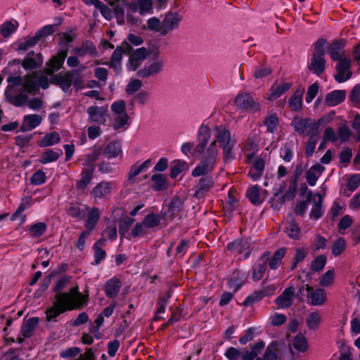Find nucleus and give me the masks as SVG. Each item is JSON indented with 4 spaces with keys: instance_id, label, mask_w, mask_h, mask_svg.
I'll use <instances>...</instances> for the list:
<instances>
[{
    "instance_id": "nucleus-2",
    "label": "nucleus",
    "mask_w": 360,
    "mask_h": 360,
    "mask_svg": "<svg viewBox=\"0 0 360 360\" xmlns=\"http://www.w3.org/2000/svg\"><path fill=\"white\" fill-rule=\"evenodd\" d=\"M29 95L25 88L21 86H15L10 84L5 91L6 101L15 107H22L25 105L32 110H38L42 108L43 101L38 97H33L29 99Z\"/></svg>"
},
{
    "instance_id": "nucleus-5",
    "label": "nucleus",
    "mask_w": 360,
    "mask_h": 360,
    "mask_svg": "<svg viewBox=\"0 0 360 360\" xmlns=\"http://www.w3.org/2000/svg\"><path fill=\"white\" fill-rule=\"evenodd\" d=\"M325 124L326 120L323 117L316 121L311 118L295 116L291 122V126L293 127L294 131L304 136H311L312 134H321L319 128Z\"/></svg>"
},
{
    "instance_id": "nucleus-25",
    "label": "nucleus",
    "mask_w": 360,
    "mask_h": 360,
    "mask_svg": "<svg viewBox=\"0 0 360 360\" xmlns=\"http://www.w3.org/2000/svg\"><path fill=\"white\" fill-rule=\"evenodd\" d=\"M248 277V273L236 269L230 277L229 285L236 291L246 282Z\"/></svg>"
},
{
    "instance_id": "nucleus-20",
    "label": "nucleus",
    "mask_w": 360,
    "mask_h": 360,
    "mask_svg": "<svg viewBox=\"0 0 360 360\" xmlns=\"http://www.w3.org/2000/svg\"><path fill=\"white\" fill-rule=\"evenodd\" d=\"M72 51L79 57H84L86 55L95 57L98 53L96 46L89 40L83 41L81 46L74 48Z\"/></svg>"
},
{
    "instance_id": "nucleus-4",
    "label": "nucleus",
    "mask_w": 360,
    "mask_h": 360,
    "mask_svg": "<svg viewBox=\"0 0 360 360\" xmlns=\"http://www.w3.org/2000/svg\"><path fill=\"white\" fill-rule=\"evenodd\" d=\"M51 83L59 86L65 92L68 91L72 85L77 89L84 88V81L77 70L53 75L51 79Z\"/></svg>"
},
{
    "instance_id": "nucleus-44",
    "label": "nucleus",
    "mask_w": 360,
    "mask_h": 360,
    "mask_svg": "<svg viewBox=\"0 0 360 360\" xmlns=\"http://www.w3.org/2000/svg\"><path fill=\"white\" fill-rule=\"evenodd\" d=\"M316 195L319 197V199L318 200L316 199L314 200L313 207L310 213V217L311 219H318L321 218L323 214L322 210L323 199L320 194L318 193Z\"/></svg>"
},
{
    "instance_id": "nucleus-7",
    "label": "nucleus",
    "mask_w": 360,
    "mask_h": 360,
    "mask_svg": "<svg viewBox=\"0 0 360 360\" xmlns=\"http://www.w3.org/2000/svg\"><path fill=\"white\" fill-rule=\"evenodd\" d=\"M352 60L350 58H344L338 61L335 65L337 73L334 78L338 83H342L352 77V72L351 70Z\"/></svg>"
},
{
    "instance_id": "nucleus-64",
    "label": "nucleus",
    "mask_w": 360,
    "mask_h": 360,
    "mask_svg": "<svg viewBox=\"0 0 360 360\" xmlns=\"http://www.w3.org/2000/svg\"><path fill=\"white\" fill-rule=\"evenodd\" d=\"M147 228L144 224L143 221L138 222L135 224L134 227L131 230V235L133 237H141L146 235Z\"/></svg>"
},
{
    "instance_id": "nucleus-17",
    "label": "nucleus",
    "mask_w": 360,
    "mask_h": 360,
    "mask_svg": "<svg viewBox=\"0 0 360 360\" xmlns=\"http://www.w3.org/2000/svg\"><path fill=\"white\" fill-rule=\"evenodd\" d=\"M42 63L43 56L41 53H34L33 51H30L22 61V66L27 70H31L40 67Z\"/></svg>"
},
{
    "instance_id": "nucleus-32",
    "label": "nucleus",
    "mask_w": 360,
    "mask_h": 360,
    "mask_svg": "<svg viewBox=\"0 0 360 360\" xmlns=\"http://www.w3.org/2000/svg\"><path fill=\"white\" fill-rule=\"evenodd\" d=\"M122 146L120 141H113L110 142L108 144H107L103 151L104 155L109 159L115 158L122 155Z\"/></svg>"
},
{
    "instance_id": "nucleus-50",
    "label": "nucleus",
    "mask_w": 360,
    "mask_h": 360,
    "mask_svg": "<svg viewBox=\"0 0 360 360\" xmlns=\"http://www.w3.org/2000/svg\"><path fill=\"white\" fill-rule=\"evenodd\" d=\"M312 192L309 191L306 196V200L298 203L295 209V213L296 215H300L303 217L308 207L309 204L311 201Z\"/></svg>"
},
{
    "instance_id": "nucleus-40",
    "label": "nucleus",
    "mask_w": 360,
    "mask_h": 360,
    "mask_svg": "<svg viewBox=\"0 0 360 360\" xmlns=\"http://www.w3.org/2000/svg\"><path fill=\"white\" fill-rule=\"evenodd\" d=\"M88 211L89 214L85 224V227L86 228V230L91 232L100 219V213L97 207H94L91 210L89 209Z\"/></svg>"
},
{
    "instance_id": "nucleus-39",
    "label": "nucleus",
    "mask_w": 360,
    "mask_h": 360,
    "mask_svg": "<svg viewBox=\"0 0 360 360\" xmlns=\"http://www.w3.org/2000/svg\"><path fill=\"white\" fill-rule=\"evenodd\" d=\"M286 253V248H282L277 250L273 255V256L269 259V266L271 269H277L281 264L282 259L284 257Z\"/></svg>"
},
{
    "instance_id": "nucleus-16",
    "label": "nucleus",
    "mask_w": 360,
    "mask_h": 360,
    "mask_svg": "<svg viewBox=\"0 0 360 360\" xmlns=\"http://www.w3.org/2000/svg\"><path fill=\"white\" fill-rule=\"evenodd\" d=\"M306 290L308 292V297L311 299V304L314 306L322 305L326 301V292L323 288H314L308 284L306 285Z\"/></svg>"
},
{
    "instance_id": "nucleus-36",
    "label": "nucleus",
    "mask_w": 360,
    "mask_h": 360,
    "mask_svg": "<svg viewBox=\"0 0 360 360\" xmlns=\"http://www.w3.org/2000/svg\"><path fill=\"white\" fill-rule=\"evenodd\" d=\"M292 83L284 82L277 86H272L270 89L271 93L269 95L268 99L269 101H274L277 99L283 94L287 92L292 87Z\"/></svg>"
},
{
    "instance_id": "nucleus-35",
    "label": "nucleus",
    "mask_w": 360,
    "mask_h": 360,
    "mask_svg": "<svg viewBox=\"0 0 360 360\" xmlns=\"http://www.w3.org/2000/svg\"><path fill=\"white\" fill-rule=\"evenodd\" d=\"M94 170V165H90L88 168H84L82 172V177L77 183V187L79 190H84L86 188L87 185L90 183L93 172Z\"/></svg>"
},
{
    "instance_id": "nucleus-31",
    "label": "nucleus",
    "mask_w": 360,
    "mask_h": 360,
    "mask_svg": "<svg viewBox=\"0 0 360 360\" xmlns=\"http://www.w3.org/2000/svg\"><path fill=\"white\" fill-rule=\"evenodd\" d=\"M151 181H153L151 188L153 191H162L167 190L169 187V183L165 174H154L151 176Z\"/></svg>"
},
{
    "instance_id": "nucleus-28",
    "label": "nucleus",
    "mask_w": 360,
    "mask_h": 360,
    "mask_svg": "<svg viewBox=\"0 0 360 360\" xmlns=\"http://www.w3.org/2000/svg\"><path fill=\"white\" fill-rule=\"evenodd\" d=\"M304 92V87L298 88L289 98L288 105L293 111H300L302 108V96Z\"/></svg>"
},
{
    "instance_id": "nucleus-61",
    "label": "nucleus",
    "mask_w": 360,
    "mask_h": 360,
    "mask_svg": "<svg viewBox=\"0 0 360 360\" xmlns=\"http://www.w3.org/2000/svg\"><path fill=\"white\" fill-rule=\"evenodd\" d=\"M46 176L42 170H37L30 178V182L32 185L39 186L45 183Z\"/></svg>"
},
{
    "instance_id": "nucleus-3",
    "label": "nucleus",
    "mask_w": 360,
    "mask_h": 360,
    "mask_svg": "<svg viewBox=\"0 0 360 360\" xmlns=\"http://www.w3.org/2000/svg\"><path fill=\"white\" fill-rule=\"evenodd\" d=\"M7 82L15 86L22 85L30 95H36L39 87L46 89L49 86V79L46 76H41L37 72H32L24 77L8 76Z\"/></svg>"
},
{
    "instance_id": "nucleus-38",
    "label": "nucleus",
    "mask_w": 360,
    "mask_h": 360,
    "mask_svg": "<svg viewBox=\"0 0 360 360\" xmlns=\"http://www.w3.org/2000/svg\"><path fill=\"white\" fill-rule=\"evenodd\" d=\"M260 190L261 188L258 185L252 186L247 190L246 195L253 205H258L263 201L261 198Z\"/></svg>"
},
{
    "instance_id": "nucleus-55",
    "label": "nucleus",
    "mask_w": 360,
    "mask_h": 360,
    "mask_svg": "<svg viewBox=\"0 0 360 360\" xmlns=\"http://www.w3.org/2000/svg\"><path fill=\"white\" fill-rule=\"evenodd\" d=\"M162 20L157 17H152L147 21V27L149 30L159 32L162 35Z\"/></svg>"
},
{
    "instance_id": "nucleus-34",
    "label": "nucleus",
    "mask_w": 360,
    "mask_h": 360,
    "mask_svg": "<svg viewBox=\"0 0 360 360\" xmlns=\"http://www.w3.org/2000/svg\"><path fill=\"white\" fill-rule=\"evenodd\" d=\"M151 164V160L148 159L145 160L141 164L139 165L138 163H136L133 165L129 169V174H128V181L131 183L134 181V178L139 175L141 172L143 170H146Z\"/></svg>"
},
{
    "instance_id": "nucleus-56",
    "label": "nucleus",
    "mask_w": 360,
    "mask_h": 360,
    "mask_svg": "<svg viewBox=\"0 0 360 360\" xmlns=\"http://www.w3.org/2000/svg\"><path fill=\"white\" fill-rule=\"evenodd\" d=\"M326 257L325 255L317 256L311 264V269L314 271H321L323 269L326 263Z\"/></svg>"
},
{
    "instance_id": "nucleus-6",
    "label": "nucleus",
    "mask_w": 360,
    "mask_h": 360,
    "mask_svg": "<svg viewBox=\"0 0 360 360\" xmlns=\"http://www.w3.org/2000/svg\"><path fill=\"white\" fill-rule=\"evenodd\" d=\"M250 245V239L240 238L229 243L227 249L233 254L243 255V259H247L251 253Z\"/></svg>"
},
{
    "instance_id": "nucleus-60",
    "label": "nucleus",
    "mask_w": 360,
    "mask_h": 360,
    "mask_svg": "<svg viewBox=\"0 0 360 360\" xmlns=\"http://www.w3.org/2000/svg\"><path fill=\"white\" fill-rule=\"evenodd\" d=\"M186 165V162L182 160H175L173 162V165L170 169V177L175 179L184 169Z\"/></svg>"
},
{
    "instance_id": "nucleus-52",
    "label": "nucleus",
    "mask_w": 360,
    "mask_h": 360,
    "mask_svg": "<svg viewBox=\"0 0 360 360\" xmlns=\"http://www.w3.org/2000/svg\"><path fill=\"white\" fill-rule=\"evenodd\" d=\"M297 178L295 177L293 179L291 180L289 188H288V192L285 195H283L281 198V204H283L285 201V199L288 200H292L295 197V194L297 192Z\"/></svg>"
},
{
    "instance_id": "nucleus-48",
    "label": "nucleus",
    "mask_w": 360,
    "mask_h": 360,
    "mask_svg": "<svg viewBox=\"0 0 360 360\" xmlns=\"http://www.w3.org/2000/svg\"><path fill=\"white\" fill-rule=\"evenodd\" d=\"M162 220V217L154 213H150L145 216L143 223L147 229H153L158 226Z\"/></svg>"
},
{
    "instance_id": "nucleus-53",
    "label": "nucleus",
    "mask_w": 360,
    "mask_h": 360,
    "mask_svg": "<svg viewBox=\"0 0 360 360\" xmlns=\"http://www.w3.org/2000/svg\"><path fill=\"white\" fill-rule=\"evenodd\" d=\"M278 123V118L274 115H268L264 120V124L266 127L267 131L271 134L276 131Z\"/></svg>"
},
{
    "instance_id": "nucleus-57",
    "label": "nucleus",
    "mask_w": 360,
    "mask_h": 360,
    "mask_svg": "<svg viewBox=\"0 0 360 360\" xmlns=\"http://www.w3.org/2000/svg\"><path fill=\"white\" fill-rule=\"evenodd\" d=\"M337 133L338 139H340L342 143L347 142L352 135V131L346 124L340 125L337 130Z\"/></svg>"
},
{
    "instance_id": "nucleus-12",
    "label": "nucleus",
    "mask_w": 360,
    "mask_h": 360,
    "mask_svg": "<svg viewBox=\"0 0 360 360\" xmlns=\"http://www.w3.org/2000/svg\"><path fill=\"white\" fill-rule=\"evenodd\" d=\"M164 68V61L162 60H156L148 65L144 66L138 70L136 75L141 78H148L160 74Z\"/></svg>"
},
{
    "instance_id": "nucleus-11",
    "label": "nucleus",
    "mask_w": 360,
    "mask_h": 360,
    "mask_svg": "<svg viewBox=\"0 0 360 360\" xmlns=\"http://www.w3.org/2000/svg\"><path fill=\"white\" fill-rule=\"evenodd\" d=\"M212 131L214 133V139L212 141H214L216 145L217 143H219L220 147L236 141L234 139H232L230 131L224 125L215 126Z\"/></svg>"
},
{
    "instance_id": "nucleus-62",
    "label": "nucleus",
    "mask_w": 360,
    "mask_h": 360,
    "mask_svg": "<svg viewBox=\"0 0 360 360\" xmlns=\"http://www.w3.org/2000/svg\"><path fill=\"white\" fill-rule=\"evenodd\" d=\"M307 255V252L306 249L303 248L296 249L295 255L294 257V262L291 266V270L295 269L297 267V264L305 259Z\"/></svg>"
},
{
    "instance_id": "nucleus-8",
    "label": "nucleus",
    "mask_w": 360,
    "mask_h": 360,
    "mask_svg": "<svg viewBox=\"0 0 360 360\" xmlns=\"http://www.w3.org/2000/svg\"><path fill=\"white\" fill-rule=\"evenodd\" d=\"M235 104L237 108L252 112L260 110V104L254 101L252 96L246 93H239L235 99Z\"/></svg>"
},
{
    "instance_id": "nucleus-27",
    "label": "nucleus",
    "mask_w": 360,
    "mask_h": 360,
    "mask_svg": "<svg viewBox=\"0 0 360 360\" xmlns=\"http://www.w3.org/2000/svg\"><path fill=\"white\" fill-rule=\"evenodd\" d=\"M39 323V319L37 317H32L24 321L20 329L21 335L25 338L32 337Z\"/></svg>"
},
{
    "instance_id": "nucleus-23",
    "label": "nucleus",
    "mask_w": 360,
    "mask_h": 360,
    "mask_svg": "<svg viewBox=\"0 0 360 360\" xmlns=\"http://www.w3.org/2000/svg\"><path fill=\"white\" fill-rule=\"evenodd\" d=\"M184 207V200L182 198L175 195L168 205L167 213L169 217L173 219L174 217L179 216Z\"/></svg>"
},
{
    "instance_id": "nucleus-54",
    "label": "nucleus",
    "mask_w": 360,
    "mask_h": 360,
    "mask_svg": "<svg viewBox=\"0 0 360 360\" xmlns=\"http://www.w3.org/2000/svg\"><path fill=\"white\" fill-rule=\"evenodd\" d=\"M332 253L334 256L340 255L346 249V241L342 237L335 240L332 245Z\"/></svg>"
},
{
    "instance_id": "nucleus-58",
    "label": "nucleus",
    "mask_w": 360,
    "mask_h": 360,
    "mask_svg": "<svg viewBox=\"0 0 360 360\" xmlns=\"http://www.w3.org/2000/svg\"><path fill=\"white\" fill-rule=\"evenodd\" d=\"M46 231V225L44 222H39L32 225L30 231L32 236L34 238H39Z\"/></svg>"
},
{
    "instance_id": "nucleus-9",
    "label": "nucleus",
    "mask_w": 360,
    "mask_h": 360,
    "mask_svg": "<svg viewBox=\"0 0 360 360\" xmlns=\"http://www.w3.org/2000/svg\"><path fill=\"white\" fill-rule=\"evenodd\" d=\"M183 17L177 12H168L162 20V35L166 36L179 27Z\"/></svg>"
},
{
    "instance_id": "nucleus-59",
    "label": "nucleus",
    "mask_w": 360,
    "mask_h": 360,
    "mask_svg": "<svg viewBox=\"0 0 360 360\" xmlns=\"http://www.w3.org/2000/svg\"><path fill=\"white\" fill-rule=\"evenodd\" d=\"M143 86L142 82L139 79H133L129 81L126 87V93L131 95L137 92Z\"/></svg>"
},
{
    "instance_id": "nucleus-10",
    "label": "nucleus",
    "mask_w": 360,
    "mask_h": 360,
    "mask_svg": "<svg viewBox=\"0 0 360 360\" xmlns=\"http://www.w3.org/2000/svg\"><path fill=\"white\" fill-rule=\"evenodd\" d=\"M271 255L269 251L264 252L252 266V280L255 282L260 281L266 270V263Z\"/></svg>"
},
{
    "instance_id": "nucleus-33",
    "label": "nucleus",
    "mask_w": 360,
    "mask_h": 360,
    "mask_svg": "<svg viewBox=\"0 0 360 360\" xmlns=\"http://www.w3.org/2000/svg\"><path fill=\"white\" fill-rule=\"evenodd\" d=\"M325 168L320 164H316L313 165L306 174V179L307 183L313 186L316 184V181L321 176Z\"/></svg>"
},
{
    "instance_id": "nucleus-30",
    "label": "nucleus",
    "mask_w": 360,
    "mask_h": 360,
    "mask_svg": "<svg viewBox=\"0 0 360 360\" xmlns=\"http://www.w3.org/2000/svg\"><path fill=\"white\" fill-rule=\"evenodd\" d=\"M68 49L62 50L58 53V54L50 60L49 63V70L51 73H53L59 70L64 63L65 58L68 56Z\"/></svg>"
},
{
    "instance_id": "nucleus-15",
    "label": "nucleus",
    "mask_w": 360,
    "mask_h": 360,
    "mask_svg": "<svg viewBox=\"0 0 360 360\" xmlns=\"http://www.w3.org/2000/svg\"><path fill=\"white\" fill-rule=\"evenodd\" d=\"M295 288L289 286L285 288L282 293L275 300V303L278 308L288 309L292 305V297L295 295Z\"/></svg>"
},
{
    "instance_id": "nucleus-46",
    "label": "nucleus",
    "mask_w": 360,
    "mask_h": 360,
    "mask_svg": "<svg viewBox=\"0 0 360 360\" xmlns=\"http://www.w3.org/2000/svg\"><path fill=\"white\" fill-rule=\"evenodd\" d=\"M285 233L292 239L297 240L300 237V229L295 220L290 221L285 227Z\"/></svg>"
},
{
    "instance_id": "nucleus-14",
    "label": "nucleus",
    "mask_w": 360,
    "mask_h": 360,
    "mask_svg": "<svg viewBox=\"0 0 360 360\" xmlns=\"http://www.w3.org/2000/svg\"><path fill=\"white\" fill-rule=\"evenodd\" d=\"M53 304L60 309V311L65 312L75 309V306L73 304V297L71 296V294L67 292L56 295Z\"/></svg>"
},
{
    "instance_id": "nucleus-45",
    "label": "nucleus",
    "mask_w": 360,
    "mask_h": 360,
    "mask_svg": "<svg viewBox=\"0 0 360 360\" xmlns=\"http://www.w3.org/2000/svg\"><path fill=\"white\" fill-rule=\"evenodd\" d=\"M319 136H320V134H312V136H309V139H307V141L305 143V147H304L305 155L307 158L312 156V155L314 152L316 143L318 142Z\"/></svg>"
},
{
    "instance_id": "nucleus-1",
    "label": "nucleus",
    "mask_w": 360,
    "mask_h": 360,
    "mask_svg": "<svg viewBox=\"0 0 360 360\" xmlns=\"http://www.w3.org/2000/svg\"><path fill=\"white\" fill-rule=\"evenodd\" d=\"M211 136L210 128L202 124L198 130L197 145L193 153V156H201L200 162L192 171L191 174L194 177L208 174L215 168L219 150L214 141H211L207 146Z\"/></svg>"
},
{
    "instance_id": "nucleus-29",
    "label": "nucleus",
    "mask_w": 360,
    "mask_h": 360,
    "mask_svg": "<svg viewBox=\"0 0 360 360\" xmlns=\"http://www.w3.org/2000/svg\"><path fill=\"white\" fill-rule=\"evenodd\" d=\"M345 90H334L328 93L325 98L326 103L329 106H335L345 100Z\"/></svg>"
},
{
    "instance_id": "nucleus-51",
    "label": "nucleus",
    "mask_w": 360,
    "mask_h": 360,
    "mask_svg": "<svg viewBox=\"0 0 360 360\" xmlns=\"http://www.w3.org/2000/svg\"><path fill=\"white\" fill-rule=\"evenodd\" d=\"M292 345L295 349L299 352H305L308 348L307 338L302 334H297L292 341Z\"/></svg>"
},
{
    "instance_id": "nucleus-42",
    "label": "nucleus",
    "mask_w": 360,
    "mask_h": 360,
    "mask_svg": "<svg viewBox=\"0 0 360 360\" xmlns=\"http://www.w3.org/2000/svg\"><path fill=\"white\" fill-rule=\"evenodd\" d=\"M269 295L267 288H264L259 290L255 291L252 294L249 295L244 301L243 304L246 306L252 305V304L261 300L263 297Z\"/></svg>"
},
{
    "instance_id": "nucleus-19",
    "label": "nucleus",
    "mask_w": 360,
    "mask_h": 360,
    "mask_svg": "<svg viewBox=\"0 0 360 360\" xmlns=\"http://www.w3.org/2000/svg\"><path fill=\"white\" fill-rule=\"evenodd\" d=\"M330 56L333 60L340 61L344 58H349L345 54L343 40H337L330 45Z\"/></svg>"
},
{
    "instance_id": "nucleus-22",
    "label": "nucleus",
    "mask_w": 360,
    "mask_h": 360,
    "mask_svg": "<svg viewBox=\"0 0 360 360\" xmlns=\"http://www.w3.org/2000/svg\"><path fill=\"white\" fill-rule=\"evenodd\" d=\"M122 288L120 280L116 277H113L105 283L104 291L107 297L115 298Z\"/></svg>"
},
{
    "instance_id": "nucleus-43",
    "label": "nucleus",
    "mask_w": 360,
    "mask_h": 360,
    "mask_svg": "<svg viewBox=\"0 0 360 360\" xmlns=\"http://www.w3.org/2000/svg\"><path fill=\"white\" fill-rule=\"evenodd\" d=\"M60 140V136L58 132L52 131L45 135L42 139L39 142V147H46L53 146L57 143Z\"/></svg>"
},
{
    "instance_id": "nucleus-37",
    "label": "nucleus",
    "mask_w": 360,
    "mask_h": 360,
    "mask_svg": "<svg viewBox=\"0 0 360 360\" xmlns=\"http://www.w3.org/2000/svg\"><path fill=\"white\" fill-rule=\"evenodd\" d=\"M89 207L85 206L84 209L81 208L78 205L70 203L67 207V213L71 217L78 219H84L86 215V212Z\"/></svg>"
},
{
    "instance_id": "nucleus-21",
    "label": "nucleus",
    "mask_w": 360,
    "mask_h": 360,
    "mask_svg": "<svg viewBox=\"0 0 360 360\" xmlns=\"http://www.w3.org/2000/svg\"><path fill=\"white\" fill-rule=\"evenodd\" d=\"M106 110L103 107L91 105L87 108L89 122L98 124H104L105 122V112Z\"/></svg>"
},
{
    "instance_id": "nucleus-41",
    "label": "nucleus",
    "mask_w": 360,
    "mask_h": 360,
    "mask_svg": "<svg viewBox=\"0 0 360 360\" xmlns=\"http://www.w3.org/2000/svg\"><path fill=\"white\" fill-rule=\"evenodd\" d=\"M18 26L19 23L17 20L6 21L0 27V33L4 37L8 38L17 30Z\"/></svg>"
},
{
    "instance_id": "nucleus-26",
    "label": "nucleus",
    "mask_w": 360,
    "mask_h": 360,
    "mask_svg": "<svg viewBox=\"0 0 360 360\" xmlns=\"http://www.w3.org/2000/svg\"><path fill=\"white\" fill-rule=\"evenodd\" d=\"M309 69L317 76H320L326 69V60L323 56L313 55L308 65Z\"/></svg>"
},
{
    "instance_id": "nucleus-47",
    "label": "nucleus",
    "mask_w": 360,
    "mask_h": 360,
    "mask_svg": "<svg viewBox=\"0 0 360 360\" xmlns=\"http://www.w3.org/2000/svg\"><path fill=\"white\" fill-rule=\"evenodd\" d=\"M60 157V154L52 149H48L44 151L39 158V162L41 164H47L56 161Z\"/></svg>"
},
{
    "instance_id": "nucleus-18",
    "label": "nucleus",
    "mask_w": 360,
    "mask_h": 360,
    "mask_svg": "<svg viewBox=\"0 0 360 360\" xmlns=\"http://www.w3.org/2000/svg\"><path fill=\"white\" fill-rule=\"evenodd\" d=\"M42 117L37 114L26 115L23 117L20 130L22 132L32 130L38 127L42 122Z\"/></svg>"
},
{
    "instance_id": "nucleus-13",
    "label": "nucleus",
    "mask_w": 360,
    "mask_h": 360,
    "mask_svg": "<svg viewBox=\"0 0 360 360\" xmlns=\"http://www.w3.org/2000/svg\"><path fill=\"white\" fill-rule=\"evenodd\" d=\"M202 176L195 186L194 196L197 198H202L214 186L212 176H207V174Z\"/></svg>"
},
{
    "instance_id": "nucleus-24",
    "label": "nucleus",
    "mask_w": 360,
    "mask_h": 360,
    "mask_svg": "<svg viewBox=\"0 0 360 360\" xmlns=\"http://www.w3.org/2000/svg\"><path fill=\"white\" fill-rule=\"evenodd\" d=\"M112 183L107 181H101V183L98 184L95 187H94L90 194L91 197L94 198V199H101L110 194L112 191Z\"/></svg>"
},
{
    "instance_id": "nucleus-63",
    "label": "nucleus",
    "mask_w": 360,
    "mask_h": 360,
    "mask_svg": "<svg viewBox=\"0 0 360 360\" xmlns=\"http://www.w3.org/2000/svg\"><path fill=\"white\" fill-rule=\"evenodd\" d=\"M321 323V317L319 313L311 312L307 319V324L311 329L316 328Z\"/></svg>"
},
{
    "instance_id": "nucleus-49",
    "label": "nucleus",
    "mask_w": 360,
    "mask_h": 360,
    "mask_svg": "<svg viewBox=\"0 0 360 360\" xmlns=\"http://www.w3.org/2000/svg\"><path fill=\"white\" fill-rule=\"evenodd\" d=\"M235 145L236 141L230 144L225 145L223 147H221L222 149L223 160L225 163H229L236 158V155L233 151V148Z\"/></svg>"
}]
</instances>
